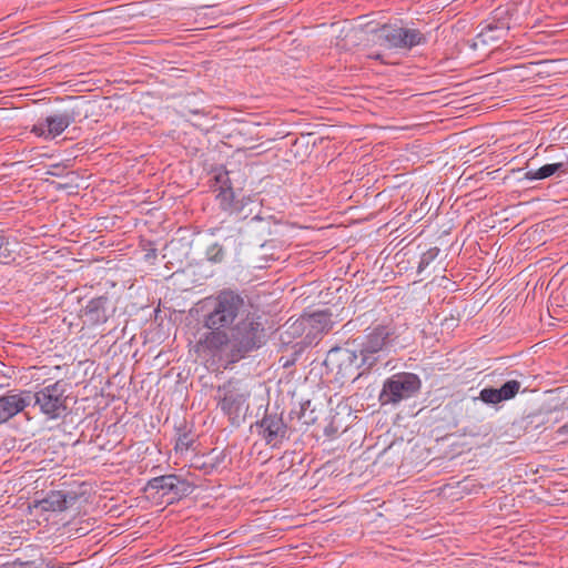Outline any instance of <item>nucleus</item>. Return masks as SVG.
<instances>
[{"label":"nucleus","instance_id":"obj_1","mask_svg":"<svg viewBox=\"0 0 568 568\" xmlns=\"http://www.w3.org/2000/svg\"><path fill=\"white\" fill-rule=\"evenodd\" d=\"M263 327L258 316L254 313H245L244 316L226 333L206 332L199 339V346L212 353L226 349L233 361H236L247 352L257 348L262 344Z\"/></svg>","mask_w":568,"mask_h":568},{"label":"nucleus","instance_id":"obj_2","mask_svg":"<svg viewBox=\"0 0 568 568\" xmlns=\"http://www.w3.org/2000/svg\"><path fill=\"white\" fill-rule=\"evenodd\" d=\"M210 310L204 316L203 325L209 332L226 333L237 318L246 313L244 298L233 291H222L210 298Z\"/></svg>","mask_w":568,"mask_h":568},{"label":"nucleus","instance_id":"obj_3","mask_svg":"<svg viewBox=\"0 0 568 568\" xmlns=\"http://www.w3.org/2000/svg\"><path fill=\"white\" fill-rule=\"evenodd\" d=\"M67 383L57 381L40 388L32 395L34 405L48 419H58L68 410Z\"/></svg>","mask_w":568,"mask_h":568},{"label":"nucleus","instance_id":"obj_4","mask_svg":"<svg viewBox=\"0 0 568 568\" xmlns=\"http://www.w3.org/2000/svg\"><path fill=\"white\" fill-rule=\"evenodd\" d=\"M372 40L388 49H410L425 42V37L416 29H406L384 24L379 29L368 30Z\"/></svg>","mask_w":568,"mask_h":568},{"label":"nucleus","instance_id":"obj_5","mask_svg":"<svg viewBox=\"0 0 568 568\" xmlns=\"http://www.w3.org/2000/svg\"><path fill=\"white\" fill-rule=\"evenodd\" d=\"M250 392L242 382L230 381L219 387V405L232 422H236L248 408Z\"/></svg>","mask_w":568,"mask_h":568},{"label":"nucleus","instance_id":"obj_6","mask_svg":"<svg viewBox=\"0 0 568 568\" xmlns=\"http://www.w3.org/2000/svg\"><path fill=\"white\" fill-rule=\"evenodd\" d=\"M420 387L417 375L412 373H399L388 378L379 395L382 404H396L414 395Z\"/></svg>","mask_w":568,"mask_h":568},{"label":"nucleus","instance_id":"obj_7","mask_svg":"<svg viewBox=\"0 0 568 568\" xmlns=\"http://www.w3.org/2000/svg\"><path fill=\"white\" fill-rule=\"evenodd\" d=\"M80 114V110L77 105L67 108L62 112L53 113L39 120L32 126L31 132L47 140L54 139L64 132L69 125L74 123Z\"/></svg>","mask_w":568,"mask_h":568},{"label":"nucleus","instance_id":"obj_8","mask_svg":"<svg viewBox=\"0 0 568 568\" xmlns=\"http://www.w3.org/2000/svg\"><path fill=\"white\" fill-rule=\"evenodd\" d=\"M326 363L336 366L343 376L355 374L361 367L367 364L362 363V357L355 351L348 348H332L326 357Z\"/></svg>","mask_w":568,"mask_h":568},{"label":"nucleus","instance_id":"obj_9","mask_svg":"<svg viewBox=\"0 0 568 568\" xmlns=\"http://www.w3.org/2000/svg\"><path fill=\"white\" fill-rule=\"evenodd\" d=\"M390 335L392 332L386 326H377L367 335L359 352L362 363L367 364V368H371L376 363L377 358L374 355L384 348Z\"/></svg>","mask_w":568,"mask_h":568},{"label":"nucleus","instance_id":"obj_10","mask_svg":"<svg viewBox=\"0 0 568 568\" xmlns=\"http://www.w3.org/2000/svg\"><path fill=\"white\" fill-rule=\"evenodd\" d=\"M32 395L30 392H9L0 396V424L14 417L30 405Z\"/></svg>","mask_w":568,"mask_h":568},{"label":"nucleus","instance_id":"obj_11","mask_svg":"<svg viewBox=\"0 0 568 568\" xmlns=\"http://www.w3.org/2000/svg\"><path fill=\"white\" fill-rule=\"evenodd\" d=\"M148 488L163 494L172 493L173 498H181L191 493V485L176 475H164L154 477L148 483Z\"/></svg>","mask_w":568,"mask_h":568},{"label":"nucleus","instance_id":"obj_12","mask_svg":"<svg viewBox=\"0 0 568 568\" xmlns=\"http://www.w3.org/2000/svg\"><path fill=\"white\" fill-rule=\"evenodd\" d=\"M260 434L265 442L275 447L286 435V426L277 415H266L258 424Z\"/></svg>","mask_w":568,"mask_h":568},{"label":"nucleus","instance_id":"obj_13","mask_svg":"<svg viewBox=\"0 0 568 568\" xmlns=\"http://www.w3.org/2000/svg\"><path fill=\"white\" fill-rule=\"evenodd\" d=\"M301 324L305 328H308L307 335H313V337H316L322 333H327L333 327L331 314L327 311H321L303 316Z\"/></svg>","mask_w":568,"mask_h":568},{"label":"nucleus","instance_id":"obj_14","mask_svg":"<svg viewBox=\"0 0 568 568\" xmlns=\"http://www.w3.org/2000/svg\"><path fill=\"white\" fill-rule=\"evenodd\" d=\"M75 500L74 496L67 495L62 491H51L48 496L41 500H39L36 507H40L44 511H63L65 510L73 501Z\"/></svg>","mask_w":568,"mask_h":568},{"label":"nucleus","instance_id":"obj_15","mask_svg":"<svg viewBox=\"0 0 568 568\" xmlns=\"http://www.w3.org/2000/svg\"><path fill=\"white\" fill-rule=\"evenodd\" d=\"M106 303H108V298L104 296H100V297L91 300L84 308V315L87 317H89V321L91 323L105 322V320H106V315H105Z\"/></svg>","mask_w":568,"mask_h":568},{"label":"nucleus","instance_id":"obj_16","mask_svg":"<svg viewBox=\"0 0 568 568\" xmlns=\"http://www.w3.org/2000/svg\"><path fill=\"white\" fill-rule=\"evenodd\" d=\"M564 169V163H552L546 164L538 170H529L525 173L526 179L528 180H542L551 176L556 172Z\"/></svg>","mask_w":568,"mask_h":568},{"label":"nucleus","instance_id":"obj_17","mask_svg":"<svg viewBox=\"0 0 568 568\" xmlns=\"http://www.w3.org/2000/svg\"><path fill=\"white\" fill-rule=\"evenodd\" d=\"M521 387L520 382L511 379L506 382L500 388H498V393H500L501 402L509 400L514 398Z\"/></svg>","mask_w":568,"mask_h":568},{"label":"nucleus","instance_id":"obj_18","mask_svg":"<svg viewBox=\"0 0 568 568\" xmlns=\"http://www.w3.org/2000/svg\"><path fill=\"white\" fill-rule=\"evenodd\" d=\"M479 398L486 404H498L501 402L498 388L493 387L483 388L479 393Z\"/></svg>","mask_w":568,"mask_h":568},{"label":"nucleus","instance_id":"obj_19","mask_svg":"<svg viewBox=\"0 0 568 568\" xmlns=\"http://www.w3.org/2000/svg\"><path fill=\"white\" fill-rule=\"evenodd\" d=\"M217 197L221 199L222 205L226 206L233 201L234 194L231 187H224L222 185Z\"/></svg>","mask_w":568,"mask_h":568},{"label":"nucleus","instance_id":"obj_20","mask_svg":"<svg viewBox=\"0 0 568 568\" xmlns=\"http://www.w3.org/2000/svg\"><path fill=\"white\" fill-rule=\"evenodd\" d=\"M209 254H211L210 260H212L214 262H220V261H222L224 253H223L222 247L220 245L215 244L210 248Z\"/></svg>","mask_w":568,"mask_h":568},{"label":"nucleus","instance_id":"obj_21","mask_svg":"<svg viewBox=\"0 0 568 568\" xmlns=\"http://www.w3.org/2000/svg\"><path fill=\"white\" fill-rule=\"evenodd\" d=\"M190 443H191V439L189 438V436L187 435H183L182 437H180L178 439L176 445H175V449L180 450V452L187 450Z\"/></svg>","mask_w":568,"mask_h":568},{"label":"nucleus","instance_id":"obj_22","mask_svg":"<svg viewBox=\"0 0 568 568\" xmlns=\"http://www.w3.org/2000/svg\"><path fill=\"white\" fill-rule=\"evenodd\" d=\"M359 33H363V30H358V29H351V30L346 33V38L358 39V34H359Z\"/></svg>","mask_w":568,"mask_h":568},{"label":"nucleus","instance_id":"obj_23","mask_svg":"<svg viewBox=\"0 0 568 568\" xmlns=\"http://www.w3.org/2000/svg\"><path fill=\"white\" fill-rule=\"evenodd\" d=\"M226 181H227V173L220 174L216 176L217 183H222L224 185Z\"/></svg>","mask_w":568,"mask_h":568},{"label":"nucleus","instance_id":"obj_24","mask_svg":"<svg viewBox=\"0 0 568 568\" xmlns=\"http://www.w3.org/2000/svg\"><path fill=\"white\" fill-rule=\"evenodd\" d=\"M558 434L560 435H564L566 433H568V424L561 426L558 430H557Z\"/></svg>","mask_w":568,"mask_h":568},{"label":"nucleus","instance_id":"obj_25","mask_svg":"<svg viewBox=\"0 0 568 568\" xmlns=\"http://www.w3.org/2000/svg\"><path fill=\"white\" fill-rule=\"evenodd\" d=\"M493 31V28L489 26L488 29L480 33V37H488V32Z\"/></svg>","mask_w":568,"mask_h":568},{"label":"nucleus","instance_id":"obj_26","mask_svg":"<svg viewBox=\"0 0 568 568\" xmlns=\"http://www.w3.org/2000/svg\"><path fill=\"white\" fill-rule=\"evenodd\" d=\"M214 7H216V4H215V3H212V1H209V3H207V4H203V6H201V8H214Z\"/></svg>","mask_w":568,"mask_h":568},{"label":"nucleus","instance_id":"obj_27","mask_svg":"<svg viewBox=\"0 0 568 568\" xmlns=\"http://www.w3.org/2000/svg\"><path fill=\"white\" fill-rule=\"evenodd\" d=\"M214 7H216V4H215V3H212V1H209V3H207V4H203V6H201V8H214Z\"/></svg>","mask_w":568,"mask_h":568},{"label":"nucleus","instance_id":"obj_28","mask_svg":"<svg viewBox=\"0 0 568 568\" xmlns=\"http://www.w3.org/2000/svg\"><path fill=\"white\" fill-rule=\"evenodd\" d=\"M4 237L0 234V248L4 245Z\"/></svg>","mask_w":568,"mask_h":568},{"label":"nucleus","instance_id":"obj_29","mask_svg":"<svg viewBox=\"0 0 568 568\" xmlns=\"http://www.w3.org/2000/svg\"><path fill=\"white\" fill-rule=\"evenodd\" d=\"M371 58H374V59H379L381 55L379 54H375V55H369Z\"/></svg>","mask_w":568,"mask_h":568},{"label":"nucleus","instance_id":"obj_30","mask_svg":"<svg viewBox=\"0 0 568 568\" xmlns=\"http://www.w3.org/2000/svg\"><path fill=\"white\" fill-rule=\"evenodd\" d=\"M424 263H425V261H424V258H423V260L420 261V263H419V268H422V266L424 265Z\"/></svg>","mask_w":568,"mask_h":568},{"label":"nucleus","instance_id":"obj_31","mask_svg":"<svg viewBox=\"0 0 568 568\" xmlns=\"http://www.w3.org/2000/svg\"><path fill=\"white\" fill-rule=\"evenodd\" d=\"M201 468H205L207 467L206 463L202 464V466H200Z\"/></svg>","mask_w":568,"mask_h":568}]
</instances>
